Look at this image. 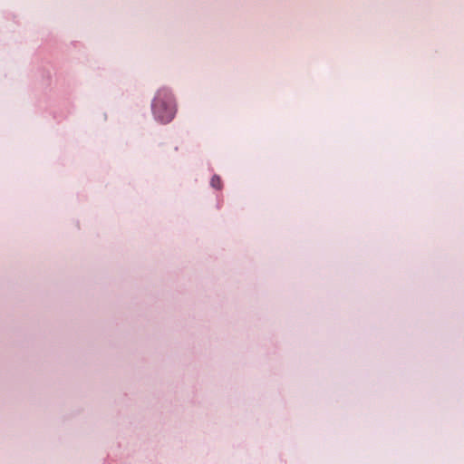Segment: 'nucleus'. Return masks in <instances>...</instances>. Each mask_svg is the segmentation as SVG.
Listing matches in <instances>:
<instances>
[{"instance_id": "f03ea898", "label": "nucleus", "mask_w": 464, "mask_h": 464, "mask_svg": "<svg viewBox=\"0 0 464 464\" xmlns=\"http://www.w3.org/2000/svg\"><path fill=\"white\" fill-rule=\"evenodd\" d=\"M210 184L213 188L219 189L221 188V179L218 176L214 175L211 179Z\"/></svg>"}, {"instance_id": "f257e3e1", "label": "nucleus", "mask_w": 464, "mask_h": 464, "mask_svg": "<svg viewBox=\"0 0 464 464\" xmlns=\"http://www.w3.org/2000/svg\"><path fill=\"white\" fill-rule=\"evenodd\" d=\"M152 112L155 118L162 122L168 123L175 116L176 105L171 92L165 88L160 89L152 102Z\"/></svg>"}]
</instances>
